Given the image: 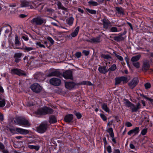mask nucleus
<instances>
[{
    "label": "nucleus",
    "mask_w": 153,
    "mask_h": 153,
    "mask_svg": "<svg viewBox=\"0 0 153 153\" xmlns=\"http://www.w3.org/2000/svg\"><path fill=\"white\" fill-rule=\"evenodd\" d=\"M124 101L126 106L130 108L132 112H137L141 107V104L139 102H138L136 105H135L128 99H124Z\"/></svg>",
    "instance_id": "f257e3e1"
},
{
    "label": "nucleus",
    "mask_w": 153,
    "mask_h": 153,
    "mask_svg": "<svg viewBox=\"0 0 153 153\" xmlns=\"http://www.w3.org/2000/svg\"><path fill=\"white\" fill-rule=\"evenodd\" d=\"M53 112V110L51 108L45 107L38 110L37 112V114L40 115H44L51 114Z\"/></svg>",
    "instance_id": "f03ea898"
},
{
    "label": "nucleus",
    "mask_w": 153,
    "mask_h": 153,
    "mask_svg": "<svg viewBox=\"0 0 153 153\" xmlns=\"http://www.w3.org/2000/svg\"><path fill=\"white\" fill-rule=\"evenodd\" d=\"M46 22V20L41 18L40 17H38L33 19L31 21V23L33 25H41Z\"/></svg>",
    "instance_id": "7ed1b4c3"
},
{
    "label": "nucleus",
    "mask_w": 153,
    "mask_h": 153,
    "mask_svg": "<svg viewBox=\"0 0 153 153\" xmlns=\"http://www.w3.org/2000/svg\"><path fill=\"white\" fill-rule=\"evenodd\" d=\"M15 122L17 124L22 126H29L30 125V123L28 120L25 118H17L15 120Z\"/></svg>",
    "instance_id": "20e7f679"
},
{
    "label": "nucleus",
    "mask_w": 153,
    "mask_h": 153,
    "mask_svg": "<svg viewBox=\"0 0 153 153\" xmlns=\"http://www.w3.org/2000/svg\"><path fill=\"white\" fill-rule=\"evenodd\" d=\"M48 128V124L46 122L42 123L38 127L37 131L41 133H43Z\"/></svg>",
    "instance_id": "39448f33"
},
{
    "label": "nucleus",
    "mask_w": 153,
    "mask_h": 153,
    "mask_svg": "<svg viewBox=\"0 0 153 153\" xmlns=\"http://www.w3.org/2000/svg\"><path fill=\"white\" fill-rule=\"evenodd\" d=\"M30 88L33 92L36 93L40 92L42 89L41 87L37 83H35L32 85L30 86Z\"/></svg>",
    "instance_id": "423d86ee"
},
{
    "label": "nucleus",
    "mask_w": 153,
    "mask_h": 153,
    "mask_svg": "<svg viewBox=\"0 0 153 153\" xmlns=\"http://www.w3.org/2000/svg\"><path fill=\"white\" fill-rule=\"evenodd\" d=\"M20 1L21 7H30L31 9L33 8L32 5V4H33L32 2L28 1L26 0H21Z\"/></svg>",
    "instance_id": "0eeeda50"
},
{
    "label": "nucleus",
    "mask_w": 153,
    "mask_h": 153,
    "mask_svg": "<svg viewBox=\"0 0 153 153\" xmlns=\"http://www.w3.org/2000/svg\"><path fill=\"white\" fill-rule=\"evenodd\" d=\"M11 73L13 74H16L19 76H26V74L25 72L18 68H14L11 70Z\"/></svg>",
    "instance_id": "6e6552de"
},
{
    "label": "nucleus",
    "mask_w": 153,
    "mask_h": 153,
    "mask_svg": "<svg viewBox=\"0 0 153 153\" xmlns=\"http://www.w3.org/2000/svg\"><path fill=\"white\" fill-rule=\"evenodd\" d=\"M61 73L59 71L54 69H50L49 73L47 75L48 77L53 76H59L61 75Z\"/></svg>",
    "instance_id": "1a4fd4ad"
},
{
    "label": "nucleus",
    "mask_w": 153,
    "mask_h": 153,
    "mask_svg": "<svg viewBox=\"0 0 153 153\" xmlns=\"http://www.w3.org/2000/svg\"><path fill=\"white\" fill-rule=\"evenodd\" d=\"M49 82L51 85L56 86L60 85L61 83V80L56 78H52L50 80Z\"/></svg>",
    "instance_id": "9d476101"
},
{
    "label": "nucleus",
    "mask_w": 153,
    "mask_h": 153,
    "mask_svg": "<svg viewBox=\"0 0 153 153\" xmlns=\"http://www.w3.org/2000/svg\"><path fill=\"white\" fill-rule=\"evenodd\" d=\"M126 33V32L125 33H124L123 34H119L118 36L114 37L113 38L117 42L124 40L126 37V36H124V35Z\"/></svg>",
    "instance_id": "9b49d317"
},
{
    "label": "nucleus",
    "mask_w": 153,
    "mask_h": 153,
    "mask_svg": "<svg viewBox=\"0 0 153 153\" xmlns=\"http://www.w3.org/2000/svg\"><path fill=\"white\" fill-rule=\"evenodd\" d=\"M138 83L137 79L136 78H134L128 83V85L131 88L133 89L135 87Z\"/></svg>",
    "instance_id": "f8f14e48"
},
{
    "label": "nucleus",
    "mask_w": 153,
    "mask_h": 153,
    "mask_svg": "<svg viewBox=\"0 0 153 153\" xmlns=\"http://www.w3.org/2000/svg\"><path fill=\"white\" fill-rule=\"evenodd\" d=\"M150 65L147 60L144 61L143 62L142 70L143 71L146 72L149 69Z\"/></svg>",
    "instance_id": "ddd939ff"
},
{
    "label": "nucleus",
    "mask_w": 153,
    "mask_h": 153,
    "mask_svg": "<svg viewBox=\"0 0 153 153\" xmlns=\"http://www.w3.org/2000/svg\"><path fill=\"white\" fill-rule=\"evenodd\" d=\"M14 49L23 50L25 52H28L35 49L33 47H28L25 46H23L22 48L16 47L14 48Z\"/></svg>",
    "instance_id": "4468645a"
},
{
    "label": "nucleus",
    "mask_w": 153,
    "mask_h": 153,
    "mask_svg": "<svg viewBox=\"0 0 153 153\" xmlns=\"http://www.w3.org/2000/svg\"><path fill=\"white\" fill-rule=\"evenodd\" d=\"M63 76L65 79H73L72 72L70 71H67L63 73Z\"/></svg>",
    "instance_id": "2eb2a0df"
},
{
    "label": "nucleus",
    "mask_w": 153,
    "mask_h": 153,
    "mask_svg": "<svg viewBox=\"0 0 153 153\" xmlns=\"http://www.w3.org/2000/svg\"><path fill=\"white\" fill-rule=\"evenodd\" d=\"M100 36H97L96 37H92L90 39L87 40V41L91 43H96L100 42Z\"/></svg>",
    "instance_id": "dca6fc26"
},
{
    "label": "nucleus",
    "mask_w": 153,
    "mask_h": 153,
    "mask_svg": "<svg viewBox=\"0 0 153 153\" xmlns=\"http://www.w3.org/2000/svg\"><path fill=\"white\" fill-rule=\"evenodd\" d=\"M16 131L21 134H26L29 133L28 130L22 128H16Z\"/></svg>",
    "instance_id": "f3484780"
},
{
    "label": "nucleus",
    "mask_w": 153,
    "mask_h": 153,
    "mask_svg": "<svg viewBox=\"0 0 153 153\" xmlns=\"http://www.w3.org/2000/svg\"><path fill=\"white\" fill-rule=\"evenodd\" d=\"M139 131V128L136 127L134 129L130 130L128 132V134L131 135V134H134L136 135L138 134Z\"/></svg>",
    "instance_id": "a211bd4d"
},
{
    "label": "nucleus",
    "mask_w": 153,
    "mask_h": 153,
    "mask_svg": "<svg viewBox=\"0 0 153 153\" xmlns=\"http://www.w3.org/2000/svg\"><path fill=\"white\" fill-rule=\"evenodd\" d=\"M65 87L69 89L73 88L76 85V84L73 82H65Z\"/></svg>",
    "instance_id": "6ab92c4d"
},
{
    "label": "nucleus",
    "mask_w": 153,
    "mask_h": 153,
    "mask_svg": "<svg viewBox=\"0 0 153 153\" xmlns=\"http://www.w3.org/2000/svg\"><path fill=\"white\" fill-rule=\"evenodd\" d=\"M6 101L4 97L0 95V107H3L5 105Z\"/></svg>",
    "instance_id": "aec40b11"
},
{
    "label": "nucleus",
    "mask_w": 153,
    "mask_h": 153,
    "mask_svg": "<svg viewBox=\"0 0 153 153\" xmlns=\"http://www.w3.org/2000/svg\"><path fill=\"white\" fill-rule=\"evenodd\" d=\"M103 23V27L105 29L108 28L109 25L110 24V22L109 20L104 19L102 20Z\"/></svg>",
    "instance_id": "412c9836"
},
{
    "label": "nucleus",
    "mask_w": 153,
    "mask_h": 153,
    "mask_svg": "<svg viewBox=\"0 0 153 153\" xmlns=\"http://www.w3.org/2000/svg\"><path fill=\"white\" fill-rule=\"evenodd\" d=\"M73 115L72 114H69L66 115L65 118L64 120L66 122H70L73 120Z\"/></svg>",
    "instance_id": "4be33fe9"
},
{
    "label": "nucleus",
    "mask_w": 153,
    "mask_h": 153,
    "mask_svg": "<svg viewBox=\"0 0 153 153\" xmlns=\"http://www.w3.org/2000/svg\"><path fill=\"white\" fill-rule=\"evenodd\" d=\"M98 70L100 73L103 74H105L108 71L106 69V66H100Z\"/></svg>",
    "instance_id": "5701e85b"
},
{
    "label": "nucleus",
    "mask_w": 153,
    "mask_h": 153,
    "mask_svg": "<svg viewBox=\"0 0 153 153\" xmlns=\"http://www.w3.org/2000/svg\"><path fill=\"white\" fill-rule=\"evenodd\" d=\"M141 57V55L140 54L136 56H134L132 57L131 59V61L132 62H136L138 61Z\"/></svg>",
    "instance_id": "b1692460"
},
{
    "label": "nucleus",
    "mask_w": 153,
    "mask_h": 153,
    "mask_svg": "<svg viewBox=\"0 0 153 153\" xmlns=\"http://www.w3.org/2000/svg\"><path fill=\"white\" fill-rule=\"evenodd\" d=\"M79 29V27H77L75 29L74 31L71 34V36L73 37H76L78 34Z\"/></svg>",
    "instance_id": "393cba45"
},
{
    "label": "nucleus",
    "mask_w": 153,
    "mask_h": 153,
    "mask_svg": "<svg viewBox=\"0 0 153 153\" xmlns=\"http://www.w3.org/2000/svg\"><path fill=\"white\" fill-rule=\"evenodd\" d=\"M27 147L28 148L31 149H34L36 151H38L40 148V146L39 145L34 146L28 144L27 145Z\"/></svg>",
    "instance_id": "a878e982"
},
{
    "label": "nucleus",
    "mask_w": 153,
    "mask_h": 153,
    "mask_svg": "<svg viewBox=\"0 0 153 153\" xmlns=\"http://www.w3.org/2000/svg\"><path fill=\"white\" fill-rule=\"evenodd\" d=\"M57 122V120L54 116L52 115L49 118V123H54Z\"/></svg>",
    "instance_id": "bb28decb"
},
{
    "label": "nucleus",
    "mask_w": 153,
    "mask_h": 153,
    "mask_svg": "<svg viewBox=\"0 0 153 153\" xmlns=\"http://www.w3.org/2000/svg\"><path fill=\"white\" fill-rule=\"evenodd\" d=\"M102 109L105 112H109V108L108 107L106 103H104L102 104Z\"/></svg>",
    "instance_id": "cd10ccee"
},
{
    "label": "nucleus",
    "mask_w": 153,
    "mask_h": 153,
    "mask_svg": "<svg viewBox=\"0 0 153 153\" xmlns=\"http://www.w3.org/2000/svg\"><path fill=\"white\" fill-rule=\"evenodd\" d=\"M74 19L72 17L68 18L66 20L67 23L70 26L72 25L73 23Z\"/></svg>",
    "instance_id": "c85d7f7f"
},
{
    "label": "nucleus",
    "mask_w": 153,
    "mask_h": 153,
    "mask_svg": "<svg viewBox=\"0 0 153 153\" xmlns=\"http://www.w3.org/2000/svg\"><path fill=\"white\" fill-rule=\"evenodd\" d=\"M15 45L17 46H19L20 44V42L19 40L18 37L17 35H16L15 39ZM16 46H15L16 47ZM15 47H14L15 48Z\"/></svg>",
    "instance_id": "c756f323"
},
{
    "label": "nucleus",
    "mask_w": 153,
    "mask_h": 153,
    "mask_svg": "<svg viewBox=\"0 0 153 153\" xmlns=\"http://www.w3.org/2000/svg\"><path fill=\"white\" fill-rule=\"evenodd\" d=\"M107 131L109 133L111 137H114V133L113 131V129L112 128H109L107 130Z\"/></svg>",
    "instance_id": "7c9ffc66"
},
{
    "label": "nucleus",
    "mask_w": 153,
    "mask_h": 153,
    "mask_svg": "<svg viewBox=\"0 0 153 153\" xmlns=\"http://www.w3.org/2000/svg\"><path fill=\"white\" fill-rule=\"evenodd\" d=\"M116 10L118 13L121 14H124V11L123 9L121 7H116Z\"/></svg>",
    "instance_id": "2f4dec72"
},
{
    "label": "nucleus",
    "mask_w": 153,
    "mask_h": 153,
    "mask_svg": "<svg viewBox=\"0 0 153 153\" xmlns=\"http://www.w3.org/2000/svg\"><path fill=\"white\" fill-rule=\"evenodd\" d=\"M88 3L90 5L93 6H97L98 5V4L97 2L93 1H89Z\"/></svg>",
    "instance_id": "473e14b6"
},
{
    "label": "nucleus",
    "mask_w": 153,
    "mask_h": 153,
    "mask_svg": "<svg viewBox=\"0 0 153 153\" xmlns=\"http://www.w3.org/2000/svg\"><path fill=\"white\" fill-rule=\"evenodd\" d=\"M86 10L87 12L92 14H95L96 13V10L92 9H90L88 8H86Z\"/></svg>",
    "instance_id": "72a5a7b5"
},
{
    "label": "nucleus",
    "mask_w": 153,
    "mask_h": 153,
    "mask_svg": "<svg viewBox=\"0 0 153 153\" xmlns=\"http://www.w3.org/2000/svg\"><path fill=\"white\" fill-rule=\"evenodd\" d=\"M101 56L102 58L106 59H108L111 58V56L109 55L108 54L106 55L102 54L101 55Z\"/></svg>",
    "instance_id": "f704fd0d"
},
{
    "label": "nucleus",
    "mask_w": 153,
    "mask_h": 153,
    "mask_svg": "<svg viewBox=\"0 0 153 153\" xmlns=\"http://www.w3.org/2000/svg\"><path fill=\"white\" fill-rule=\"evenodd\" d=\"M22 53H15L14 55V58H17L20 59L22 56Z\"/></svg>",
    "instance_id": "c9c22d12"
},
{
    "label": "nucleus",
    "mask_w": 153,
    "mask_h": 153,
    "mask_svg": "<svg viewBox=\"0 0 153 153\" xmlns=\"http://www.w3.org/2000/svg\"><path fill=\"white\" fill-rule=\"evenodd\" d=\"M117 68L116 65L115 64H113L112 65L111 67L110 68L108 69V71H114Z\"/></svg>",
    "instance_id": "e433bc0d"
},
{
    "label": "nucleus",
    "mask_w": 153,
    "mask_h": 153,
    "mask_svg": "<svg viewBox=\"0 0 153 153\" xmlns=\"http://www.w3.org/2000/svg\"><path fill=\"white\" fill-rule=\"evenodd\" d=\"M115 85H118L121 82V79L120 77L116 78L115 79Z\"/></svg>",
    "instance_id": "4c0bfd02"
},
{
    "label": "nucleus",
    "mask_w": 153,
    "mask_h": 153,
    "mask_svg": "<svg viewBox=\"0 0 153 153\" xmlns=\"http://www.w3.org/2000/svg\"><path fill=\"white\" fill-rule=\"evenodd\" d=\"M132 64L134 67L137 68H139L140 67V63L139 62H133Z\"/></svg>",
    "instance_id": "58836bf2"
},
{
    "label": "nucleus",
    "mask_w": 153,
    "mask_h": 153,
    "mask_svg": "<svg viewBox=\"0 0 153 153\" xmlns=\"http://www.w3.org/2000/svg\"><path fill=\"white\" fill-rule=\"evenodd\" d=\"M110 32H116L118 31L117 28L115 27H111L109 30Z\"/></svg>",
    "instance_id": "ea45409f"
},
{
    "label": "nucleus",
    "mask_w": 153,
    "mask_h": 153,
    "mask_svg": "<svg viewBox=\"0 0 153 153\" xmlns=\"http://www.w3.org/2000/svg\"><path fill=\"white\" fill-rule=\"evenodd\" d=\"M114 54L115 56L117 57V58L119 59V60L120 61H122L123 60V58L121 56H120L115 53H114Z\"/></svg>",
    "instance_id": "a19ab883"
},
{
    "label": "nucleus",
    "mask_w": 153,
    "mask_h": 153,
    "mask_svg": "<svg viewBox=\"0 0 153 153\" xmlns=\"http://www.w3.org/2000/svg\"><path fill=\"white\" fill-rule=\"evenodd\" d=\"M121 81H123L124 83H126L127 82V78L125 76H122L120 77Z\"/></svg>",
    "instance_id": "79ce46f5"
},
{
    "label": "nucleus",
    "mask_w": 153,
    "mask_h": 153,
    "mask_svg": "<svg viewBox=\"0 0 153 153\" xmlns=\"http://www.w3.org/2000/svg\"><path fill=\"white\" fill-rule=\"evenodd\" d=\"M74 113L78 119H80L82 115L79 113L75 111Z\"/></svg>",
    "instance_id": "37998d69"
},
{
    "label": "nucleus",
    "mask_w": 153,
    "mask_h": 153,
    "mask_svg": "<svg viewBox=\"0 0 153 153\" xmlns=\"http://www.w3.org/2000/svg\"><path fill=\"white\" fill-rule=\"evenodd\" d=\"M100 116L104 121H106L107 120V117L105 115L102 114H100Z\"/></svg>",
    "instance_id": "c03bdc74"
},
{
    "label": "nucleus",
    "mask_w": 153,
    "mask_h": 153,
    "mask_svg": "<svg viewBox=\"0 0 153 153\" xmlns=\"http://www.w3.org/2000/svg\"><path fill=\"white\" fill-rule=\"evenodd\" d=\"M82 84L83 85H92L91 82L89 81H83L82 82Z\"/></svg>",
    "instance_id": "a18cd8bd"
},
{
    "label": "nucleus",
    "mask_w": 153,
    "mask_h": 153,
    "mask_svg": "<svg viewBox=\"0 0 153 153\" xmlns=\"http://www.w3.org/2000/svg\"><path fill=\"white\" fill-rule=\"evenodd\" d=\"M144 86L146 89H148L150 88L151 85L149 83L147 82L145 84Z\"/></svg>",
    "instance_id": "49530a36"
},
{
    "label": "nucleus",
    "mask_w": 153,
    "mask_h": 153,
    "mask_svg": "<svg viewBox=\"0 0 153 153\" xmlns=\"http://www.w3.org/2000/svg\"><path fill=\"white\" fill-rule=\"evenodd\" d=\"M147 131V128H144L142 130L141 132V134L143 135H144L146 134Z\"/></svg>",
    "instance_id": "de8ad7c7"
},
{
    "label": "nucleus",
    "mask_w": 153,
    "mask_h": 153,
    "mask_svg": "<svg viewBox=\"0 0 153 153\" xmlns=\"http://www.w3.org/2000/svg\"><path fill=\"white\" fill-rule=\"evenodd\" d=\"M47 39L52 44H53L54 42L53 39L50 37H48L47 38Z\"/></svg>",
    "instance_id": "09e8293b"
},
{
    "label": "nucleus",
    "mask_w": 153,
    "mask_h": 153,
    "mask_svg": "<svg viewBox=\"0 0 153 153\" xmlns=\"http://www.w3.org/2000/svg\"><path fill=\"white\" fill-rule=\"evenodd\" d=\"M75 56L77 58H79L81 56V53L80 52H77L75 54Z\"/></svg>",
    "instance_id": "8fccbe9b"
},
{
    "label": "nucleus",
    "mask_w": 153,
    "mask_h": 153,
    "mask_svg": "<svg viewBox=\"0 0 153 153\" xmlns=\"http://www.w3.org/2000/svg\"><path fill=\"white\" fill-rule=\"evenodd\" d=\"M36 45L39 46L40 48H45V46L42 44L40 42H37L36 44Z\"/></svg>",
    "instance_id": "3c124183"
},
{
    "label": "nucleus",
    "mask_w": 153,
    "mask_h": 153,
    "mask_svg": "<svg viewBox=\"0 0 153 153\" xmlns=\"http://www.w3.org/2000/svg\"><path fill=\"white\" fill-rule=\"evenodd\" d=\"M107 150L109 153L111 152V148L110 146H109L107 147Z\"/></svg>",
    "instance_id": "603ef678"
},
{
    "label": "nucleus",
    "mask_w": 153,
    "mask_h": 153,
    "mask_svg": "<svg viewBox=\"0 0 153 153\" xmlns=\"http://www.w3.org/2000/svg\"><path fill=\"white\" fill-rule=\"evenodd\" d=\"M82 53H84L85 56H88L89 53V52L86 50H83L82 51Z\"/></svg>",
    "instance_id": "864d4df0"
},
{
    "label": "nucleus",
    "mask_w": 153,
    "mask_h": 153,
    "mask_svg": "<svg viewBox=\"0 0 153 153\" xmlns=\"http://www.w3.org/2000/svg\"><path fill=\"white\" fill-rule=\"evenodd\" d=\"M9 131L11 132L12 133H15V131H16V128H15V129L11 128H10Z\"/></svg>",
    "instance_id": "5fc2aeb1"
},
{
    "label": "nucleus",
    "mask_w": 153,
    "mask_h": 153,
    "mask_svg": "<svg viewBox=\"0 0 153 153\" xmlns=\"http://www.w3.org/2000/svg\"><path fill=\"white\" fill-rule=\"evenodd\" d=\"M4 120L3 115L0 112V120L2 121Z\"/></svg>",
    "instance_id": "6e6d98bb"
},
{
    "label": "nucleus",
    "mask_w": 153,
    "mask_h": 153,
    "mask_svg": "<svg viewBox=\"0 0 153 153\" xmlns=\"http://www.w3.org/2000/svg\"><path fill=\"white\" fill-rule=\"evenodd\" d=\"M126 125L128 127H130L132 126V124L131 123L127 122L126 123Z\"/></svg>",
    "instance_id": "4d7b16f0"
},
{
    "label": "nucleus",
    "mask_w": 153,
    "mask_h": 153,
    "mask_svg": "<svg viewBox=\"0 0 153 153\" xmlns=\"http://www.w3.org/2000/svg\"><path fill=\"white\" fill-rule=\"evenodd\" d=\"M4 146L2 143L0 142V149H4Z\"/></svg>",
    "instance_id": "13d9d810"
},
{
    "label": "nucleus",
    "mask_w": 153,
    "mask_h": 153,
    "mask_svg": "<svg viewBox=\"0 0 153 153\" xmlns=\"http://www.w3.org/2000/svg\"><path fill=\"white\" fill-rule=\"evenodd\" d=\"M22 38V39L25 41H27L28 40V38L27 36H23Z\"/></svg>",
    "instance_id": "bf43d9fd"
},
{
    "label": "nucleus",
    "mask_w": 153,
    "mask_h": 153,
    "mask_svg": "<svg viewBox=\"0 0 153 153\" xmlns=\"http://www.w3.org/2000/svg\"><path fill=\"white\" fill-rule=\"evenodd\" d=\"M14 58L15 59V62L16 63L19 62L21 60L20 59L18 58Z\"/></svg>",
    "instance_id": "052dcab7"
},
{
    "label": "nucleus",
    "mask_w": 153,
    "mask_h": 153,
    "mask_svg": "<svg viewBox=\"0 0 153 153\" xmlns=\"http://www.w3.org/2000/svg\"><path fill=\"white\" fill-rule=\"evenodd\" d=\"M19 17L21 18H24L27 16V15L24 14H21L19 16Z\"/></svg>",
    "instance_id": "680f3d73"
},
{
    "label": "nucleus",
    "mask_w": 153,
    "mask_h": 153,
    "mask_svg": "<svg viewBox=\"0 0 153 153\" xmlns=\"http://www.w3.org/2000/svg\"><path fill=\"white\" fill-rule=\"evenodd\" d=\"M129 146L131 149H135V146L133 144L131 143L130 144Z\"/></svg>",
    "instance_id": "e2e57ef3"
},
{
    "label": "nucleus",
    "mask_w": 153,
    "mask_h": 153,
    "mask_svg": "<svg viewBox=\"0 0 153 153\" xmlns=\"http://www.w3.org/2000/svg\"><path fill=\"white\" fill-rule=\"evenodd\" d=\"M16 6V3H13L10 4L9 6L11 7H14Z\"/></svg>",
    "instance_id": "0e129e2a"
},
{
    "label": "nucleus",
    "mask_w": 153,
    "mask_h": 153,
    "mask_svg": "<svg viewBox=\"0 0 153 153\" xmlns=\"http://www.w3.org/2000/svg\"><path fill=\"white\" fill-rule=\"evenodd\" d=\"M60 9H62V10L65 11H67V9L64 7L63 6H61Z\"/></svg>",
    "instance_id": "69168bd1"
},
{
    "label": "nucleus",
    "mask_w": 153,
    "mask_h": 153,
    "mask_svg": "<svg viewBox=\"0 0 153 153\" xmlns=\"http://www.w3.org/2000/svg\"><path fill=\"white\" fill-rule=\"evenodd\" d=\"M78 11L81 13H83L84 10L82 9H81L80 8H78Z\"/></svg>",
    "instance_id": "338daca9"
},
{
    "label": "nucleus",
    "mask_w": 153,
    "mask_h": 153,
    "mask_svg": "<svg viewBox=\"0 0 153 153\" xmlns=\"http://www.w3.org/2000/svg\"><path fill=\"white\" fill-rule=\"evenodd\" d=\"M113 153H120V150L118 149H115Z\"/></svg>",
    "instance_id": "774afa93"
}]
</instances>
